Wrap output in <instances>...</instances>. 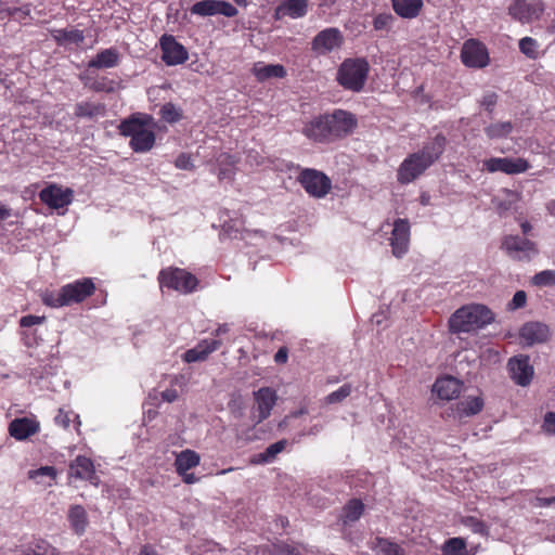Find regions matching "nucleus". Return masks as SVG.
<instances>
[{"instance_id": "obj_8", "label": "nucleus", "mask_w": 555, "mask_h": 555, "mask_svg": "<svg viewBox=\"0 0 555 555\" xmlns=\"http://www.w3.org/2000/svg\"><path fill=\"white\" fill-rule=\"evenodd\" d=\"M42 204L51 209H61L72 204L74 199V191L70 188H63L56 183H50L43 188L39 194Z\"/></svg>"}, {"instance_id": "obj_38", "label": "nucleus", "mask_w": 555, "mask_h": 555, "mask_svg": "<svg viewBox=\"0 0 555 555\" xmlns=\"http://www.w3.org/2000/svg\"><path fill=\"white\" fill-rule=\"evenodd\" d=\"M254 74L258 80L263 81L269 78H284L286 76V69L281 64H256L254 67Z\"/></svg>"}, {"instance_id": "obj_63", "label": "nucleus", "mask_w": 555, "mask_h": 555, "mask_svg": "<svg viewBox=\"0 0 555 555\" xmlns=\"http://www.w3.org/2000/svg\"><path fill=\"white\" fill-rule=\"evenodd\" d=\"M228 332H229V326H228V324H220V325L216 328V331L214 332V335H215V336H220V335H223V334H225V333H228Z\"/></svg>"}, {"instance_id": "obj_14", "label": "nucleus", "mask_w": 555, "mask_h": 555, "mask_svg": "<svg viewBox=\"0 0 555 555\" xmlns=\"http://www.w3.org/2000/svg\"><path fill=\"white\" fill-rule=\"evenodd\" d=\"M509 377L516 385L528 386L534 374L533 366L530 364V358L527 354H518L511 358L507 362Z\"/></svg>"}, {"instance_id": "obj_6", "label": "nucleus", "mask_w": 555, "mask_h": 555, "mask_svg": "<svg viewBox=\"0 0 555 555\" xmlns=\"http://www.w3.org/2000/svg\"><path fill=\"white\" fill-rule=\"evenodd\" d=\"M326 120L327 141L333 142L351 133L358 125L356 116L344 109H334L331 114H324Z\"/></svg>"}, {"instance_id": "obj_33", "label": "nucleus", "mask_w": 555, "mask_h": 555, "mask_svg": "<svg viewBox=\"0 0 555 555\" xmlns=\"http://www.w3.org/2000/svg\"><path fill=\"white\" fill-rule=\"evenodd\" d=\"M106 113L105 104L101 102L81 101L75 104L74 116L76 118H95L104 116Z\"/></svg>"}, {"instance_id": "obj_28", "label": "nucleus", "mask_w": 555, "mask_h": 555, "mask_svg": "<svg viewBox=\"0 0 555 555\" xmlns=\"http://www.w3.org/2000/svg\"><path fill=\"white\" fill-rule=\"evenodd\" d=\"M120 63V53L116 48H107L99 51L89 62L88 69L113 68Z\"/></svg>"}, {"instance_id": "obj_21", "label": "nucleus", "mask_w": 555, "mask_h": 555, "mask_svg": "<svg viewBox=\"0 0 555 555\" xmlns=\"http://www.w3.org/2000/svg\"><path fill=\"white\" fill-rule=\"evenodd\" d=\"M254 398L256 401L257 423H261L270 416L278 399L276 392L269 387H262L254 392Z\"/></svg>"}, {"instance_id": "obj_10", "label": "nucleus", "mask_w": 555, "mask_h": 555, "mask_svg": "<svg viewBox=\"0 0 555 555\" xmlns=\"http://www.w3.org/2000/svg\"><path fill=\"white\" fill-rule=\"evenodd\" d=\"M483 170L488 172H503L506 175H518L527 171L530 168V164L527 159L509 158V157H491L483 160Z\"/></svg>"}, {"instance_id": "obj_31", "label": "nucleus", "mask_w": 555, "mask_h": 555, "mask_svg": "<svg viewBox=\"0 0 555 555\" xmlns=\"http://www.w3.org/2000/svg\"><path fill=\"white\" fill-rule=\"evenodd\" d=\"M51 36L60 47L80 46L85 41V34L79 29H52Z\"/></svg>"}, {"instance_id": "obj_4", "label": "nucleus", "mask_w": 555, "mask_h": 555, "mask_svg": "<svg viewBox=\"0 0 555 555\" xmlns=\"http://www.w3.org/2000/svg\"><path fill=\"white\" fill-rule=\"evenodd\" d=\"M370 72V64L363 57L346 59L339 65L336 80L345 90H363Z\"/></svg>"}, {"instance_id": "obj_7", "label": "nucleus", "mask_w": 555, "mask_h": 555, "mask_svg": "<svg viewBox=\"0 0 555 555\" xmlns=\"http://www.w3.org/2000/svg\"><path fill=\"white\" fill-rule=\"evenodd\" d=\"M297 181L310 196L315 198L325 197L332 189L331 179L324 172L313 168L300 169Z\"/></svg>"}, {"instance_id": "obj_41", "label": "nucleus", "mask_w": 555, "mask_h": 555, "mask_svg": "<svg viewBox=\"0 0 555 555\" xmlns=\"http://www.w3.org/2000/svg\"><path fill=\"white\" fill-rule=\"evenodd\" d=\"M442 555H468L465 539L450 538L441 546Z\"/></svg>"}, {"instance_id": "obj_18", "label": "nucleus", "mask_w": 555, "mask_h": 555, "mask_svg": "<svg viewBox=\"0 0 555 555\" xmlns=\"http://www.w3.org/2000/svg\"><path fill=\"white\" fill-rule=\"evenodd\" d=\"M411 227L408 219H396L390 237L392 255L401 258L409 250Z\"/></svg>"}, {"instance_id": "obj_58", "label": "nucleus", "mask_w": 555, "mask_h": 555, "mask_svg": "<svg viewBox=\"0 0 555 555\" xmlns=\"http://www.w3.org/2000/svg\"><path fill=\"white\" fill-rule=\"evenodd\" d=\"M288 360V349L286 347H281L276 353L274 354V361L278 364H285Z\"/></svg>"}, {"instance_id": "obj_34", "label": "nucleus", "mask_w": 555, "mask_h": 555, "mask_svg": "<svg viewBox=\"0 0 555 555\" xmlns=\"http://www.w3.org/2000/svg\"><path fill=\"white\" fill-rule=\"evenodd\" d=\"M67 518L73 531L78 535H82L89 524L86 508L79 504L72 505L68 509Z\"/></svg>"}, {"instance_id": "obj_36", "label": "nucleus", "mask_w": 555, "mask_h": 555, "mask_svg": "<svg viewBox=\"0 0 555 555\" xmlns=\"http://www.w3.org/2000/svg\"><path fill=\"white\" fill-rule=\"evenodd\" d=\"M372 550L377 555H405V551L398 543L380 537L374 539Z\"/></svg>"}, {"instance_id": "obj_9", "label": "nucleus", "mask_w": 555, "mask_h": 555, "mask_svg": "<svg viewBox=\"0 0 555 555\" xmlns=\"http://www.w3.org/2000/svg\"><path fill=\"white\" fill-rule=\"evenodd\" d=\"M344 43V36L336 27H328L315 35L311 42V50L318 55H325L339 49Z\"/></svg>"}, {"instance_id": "obj_1", "label": "nucleus", "mask_w": 555, "mask_h": 555, "mask_svg": "<svg viewBox=\"0 0 555 555\" xmlns=\"http://www.w3.org/2000/svg\"><path fill=\"white\" fill-rule=\"evenodd\" d=\"M154 118L149 114L134 113L122 119L118 126L119 134L130 138L129 146L135 153L150 152L156 141Z\"/></svg>"}, {"instance_id": "obj_50", "label": "nucleus", "mask_w": 555, "mask_h": 555, "mask_svg": "<svg viewBox=\"0 0 555 555\" xmlns=\"http://www.w3.org/2000/svg\"><path fill=\"white\" fill-rule=\"evenodd\" d=\"M395 23V17L391 13H379L373 20V27L375 30H390Z\"/></svg>"}, {"instance_id": "obj_44", "label": "nucleus", "mask_w": 555, "mask_h": 555, "mask_svg": "<svg viewBox=\"0 0 555 555\" xmlns=\"http://www.w3.org/2000/svg\"><path fill=\"white\" fill-rule=\"evenodd\" d=\"M287 444L285 439L279 440L270 444L262 453L258 455L256 463H269L272 462L275 456L281 453Z\"/></svg>"}, {"instance_id": "obj_16", "label": "nucleus", "mask_w": 555, "mask_h": 555, "mask_svg": "<svg viewBox=\"0 0 555 555\" xmlns=\"http://www.w3.org/2000/svg\"><path fill=\"white\" fill-rule=\"evenodd\" d=\"M461 60L468 67L482 68L489 64V54L483 43L469 39L462 48Z\"/></svg>"}, {"instance_id": "obj_32", "label": "nucleus", "mask_w": 555, "mask_h": 555, "mask_svg": "<svg viewBox=\"0 0 555 555\" xmlns=\"http://www.w3.org/2000/svg\"><path fill=\"white\" fill-rule=\"evenodd\" d=\"M485 401L481 396L467 397L455 405V415L459 418L474 416L482 411Z\"/></svg>"}, {"instance_id": "obj_26", "label": "nucleus", "mask_w": 555, "mask_h": 555, "mask_svg": "<svg viewBox=\"0 0 555 555\" xmlns=\"http://www.w3.org/2000/svg\"><path fill=\"white\" fill-rule=\"evenodd\" d=\"M222 345L220 339H203L194 348L186 350L183 360L186 363L205 361L209 354L217 351Z\"/></svg>"}, {"instance_id": "obj_3", "label": "nucleus", "mask_w": 555, "mask_h": 555, "mask_svg": "<svg viewBox=\"0 0 555 555\" xmlns=\"http://www.w3.org/2000/svg\"><path fill=\"white\" fill-rule=\"evenodd\" d=\"M494 321V313L485 305L469 304L455 310L449 319L453 334L470 333L483 328Z\"/></svg>"}, {"instance_id": "obj_42", "label": "nucleus", "mask_w": 555, "mask_h": 555, "mask_svg": "<svg viewBox=\"0 0 555 555\" xmlns=\"http://www.w3.org/2000/svg\"><path fill=\"white\" fill-rule=\"evenodd\" d=\"M512 130L513 124L511 121H498L487 126L485 133L489 139L494 140L508 137Z\"/></svg>"}, {"instance_id": "obj_39", "label": "nucleus", "mask_w": 555, "mask_h": 555, "mask_svg": "<svg viewBox=\"0 0 555 555\" xmlns=\"http://www.w3.org/2000/svg\"><path fill=\"white\" fill-rule=\"evenodd\" d=\"M364 512V504L359 499H351L344 506L341 519L345 525L360 519Z\"/></svg>"}, {"instance_id": "obj_23", "label": "nucleus", "mask_w": 555, "mask_h": 555, "mask_svg": "<svg viewBox=\"0 0 555 555\" xmlns=\"http://www.w3.org/2000/svg\"><path fill=\"white\" fill-rule=\"evenodd\" d=\"M40 430L38 421L29 417L14 418L9 425V434L18 441L28 439Z\"/></svg>"}, {"instance_id": "obj_55", "label": "nucleus", "mask_w": 555, "mask_h": 555, "mask_svg": "<svg viewBox=\"0 0 555 555\" xmlns=\"http://www.w3.org/2000/svg\"><path fill=\"white\" fill-rule=\"evenodd\" d=\"M46 321V317H38L33 314H27L21 318L20 325L22 327H30L34 325L42 324Z\"/></svg>"}, {"instance_id": "obj_29", "label": "nucleus", "mask_w": 555, "mask_h": 555, "mask_svg": "<svg viewBox=\"0 0 555 555\" xmlns=\"http://www.w3.org/2000/svg\"><path fill=\"white\" fill-rule=\"evenodd\" d=\"M393 12L405 20L416 18L423 8V0H390Z\"/></svg>"}, {"instance_id": "obj_2", "label": "nucleus", "mask_w": 555, "mask_h": 555, "mask_svg": "<svg viewBox=\"0 0 555 555\" xmlns=\"http://www.w3.org/2000/svg\"><path fill=\"white\" fill-rule=\"evenodd\" d=\"M95 291L96 286L93 280L91 278H82L67 283L59 289H46L40 294V297L44 306L62 308L81 304L94 295Z\"/></svg>"}, {"instance_id": "obj_43", "label": "nucleus", "mask_w": 555, "mask_h": 555, "mask_svg": "<svg viewBox=\"0 0 555 555\" xmlns=\"http://www.w3.org/2000/svg\"><path fill=\"white\" fill-rule=\"evenodd\" d=\"M54 422L57 426L64 429H68L72 422L75 423L77 429L81 424L78 414H76L74 411L65 410L63 408L59 409L57 414L54 417Z\"/></svg>"}, {"instance_id": "obj_53", "label": "nucleus", "mask_w": 555, "mask_h": 555, "mask_svg": "<svg viewBox=\"0 0 555 555\" xmlns=\"http://www.w3.org/2000/svg\"><path fill=\"white\" fill-rule=\"evenodd\" d=\"M21 555H59V553L50 545H37V550L29 548Z\"/></svg>"}, {"instance_id": "obj_24", "label": "nucleus", "mask_w": 555, "mask_h": 555, "mask_svg": "<svg viewBox=\"0 0 555 555\" xmlns=\"http://www.w3.org/2000/svg\"><path fill=\"white\" fill-rule=\"evenodd\" d=\"M447 138L442 133L436 134L433 139L425 142L423 147L416 152L430 167L443 154L447 146Z\"/></svg>"}, {"instance_id": "obj_25", "label": "nucleus", "mask_w": 555, "mask_h": 555, "mask_svg": "<svg viewBox=\"0 0 555 555\" xmlns=\"http://www.w3.org/2000/svg\"><path fill=\"white\" fill-rule=\"evenodd\" d=\"M308 13V0H282L274 9V18H301Z\"/></svg>"}, {"instance_id": "obj_64", "label": "nucleus", "mask_w": 555, "mask_h": 555, "mask_svg": "<svg viewBox=\"0 0 555 555\" xmlns=\"http://www.w3.org/2000/svg\"><path fill=\"white\" fill-rule=\"evenodd\" d=\"M546 209L548 211L550 215L552 216H555V201H550L547 204H546Z\"/></svg>"}, {"instance_id": "obj_20", "label": "nucleus", "mask_w": 555, "mask_h": 555, "mask_svg": "<svg viewBox=\"0 0 555 555\" xmlns=\"http://www.w3.org/2000/svg\"><path fill=\"white\" fill-rule=\"evenodd\" d=\"M519 337L527 346L544 344L551 337V330L545 323L530 321L520 327Z\"/></svg>"}, {"instance_id": "obj_62", "label": "nucleus", "mask_w": 555, "mask_h": 555, "mask_svg": "<svg viewBox=\"0 0 555 555\" xmlns=\"http://www.w3.org/2000/svg\"><path fill=\"white\" fill-rule=\"evenodd\" d=\"M139 555H158V553L153 546L145 544L142 546Z\"/></svg>"}, {"instance_id": "obj_22", "label": "nucleus", "mask_w": 555, "mask_h": 555, "mask_svg": "<svg viewBox=\"0 0 555 555\" xmlns=\"http://www.w3.org/2000/svg\"><path fill=\"white\" fill-rule=\"evenodd\" d=\"M463 383L452 376H443L436 379L433 391L441 400L456 399L462 391Z\"/></svg>"}, {"instance_id": "obj_13", "label": "nucleus", "mask_w": 555, "mask_h": 555, "mask_svg": "<svg viewBox=\"0 0 555 555\" xmlns=\"http://www.w3.org/2000/svg\"><path fill=\"white\" fill-rule=\"evenodd\" d=\"M190 11L192 14L203 17L218 14L234 17L238 13L237 9L225 0H201L195 2Z\"/></svg>"}, {"instance_id": "obj_48", "label": "nucleus", "mask_w": 555, "mask_h": 555, "mask_svg": "<svg viewBox=\"0 0 555 555\" xmlns=\"http://www.w3.org/2000/svg\"><path fill=\"white\" fill-rule=\"evenodd\" d=\"M351 390L352 388L350 384H344L337 390L327 395L325 401L328 404L339 403L350 396Z\"/></svg>"}, {"instance_id": "obj_40", "label": "nucleus", "mask_w": 555, "mask_h": 555, "mask_svg": "<svg viewBox=\"0 0 555 555\" xmlns=\"http://www.w3.org/2000/svg\"><path fill=\"white\" fill-rule=\"evenodd\" d=\"M256 553L262 552V555H301V551L298 546L281 542L273 544L271 550L269 546L257 547L254 546Z\"/></svg>"}, {"instance_id": "obj_51", "label": "nucleus", "mask_w": 555, "mask_h": 555, "mask_svg": "<svg viewBox=\"0 0 555 555\" xmlns=\"http://www.w3.org/2000/svg\"><path fill=\"white\" fill-rule=\"evenodd\" d=\"M39 476H48L52 480H55L57 476V470L53 466H41L37 469H31L28 472L29 479H36Z\"/></svg>"}, {"instance_id": "obj_52", "label": "nucleus", "mask_w": 555, "mask_h": 555, "mask_svg": "<svg viewBox=\"0 0 555 555\" xmlns=\"http://www.w3.org/2000/svg\"><path fill=\"white\" fill-rule=\"evenodd\" d=\"M527 304V294L525 291H517L512 300L507 304L508 310H517L524 308Z\"/></svg>"}, {"instance_id": "obj_59", "label": "nucleus", "mask_w": 555, "mask_h": 555, "mask_svg": "<svg viewBox=\"0 0 555 555\" xmlns=\"http://www.w3.org/2000/svg\"><path fill=\"white\" fill-rule=\"evenodd\" d=\"M164 401L173 402L178 399V391L176 389H166L162 392Z\"/></svg>"}, {"instance_id": "obj_27", "label": "nucleus", "mask_w": 555, "mask_h": 555, "mask_svg": "<svg viewBox=\"0 0 555 555\" xmlns=\"http://www.w3.org/2000/svg\"><path fill=\"white\" fill-rule=\"evenodd\" d=\"M301 133L309 140L317 143H328L326 134V120L324 114L315 116L306 121L302 126Z\"/></svg>"}, {"instance_id": "obj_61", "label": "nucleus", "mask_w": 555, "mask_h": 555, "mask_svg": "<svg viewBox=\"0 0 555 555\" xmlns=\"http://www.w3.org/2000/svg\"><path fill=\"white\" fill-rule=\"evenodd\" d=\"M11 208H9L5 204L0 203V221L7 220L11 217Z\"/></svg>"}, {"instance_id": "obj_30", "label": "nucleus", "mask_w": 555, "mask_h": 555, "mask_svg": "<svg viewBox=\"0 0 555 555\" xmlns=\"http://www.w3.org/2000/svg\"><path fill=\"white\" fill-rule=\"evenodd\" d=\"M238 162L240 157L236 155H232L227 152L220 153L216 157V163L218 166V179L232 181L236 173V165Z\"/></svg>"}, {"instance_id": "obj_15", "label": "nucleus", "mask_w": 555, "mask_h": 555, "mask_svg": "<svg viewBox=\"0 0 555 555\" xmlns=\"http://www.w3.org/2000/svg\"><path fill=\"white\" fill-rule=\"evenodd\" d=\"M429 166L415 152L410 154L399 166L397 180L400 184H409L422 176Z\"/></svg>"}, {"instance_id": "obj_45", "label": "nucleus", "mask_w": 555, "mask_h": 555, "mask_svg": "<svg viewBox=\"0 0 555 555\" xmlns=\"http://www.w3.org/2000/svg\"><path fill=\"white\" fill-rule=\"evenodd\" d=\"M159 115L163 120L169 124L179 121L182 118V112L172 103L164 104L159 109Z\"/></svg>"}, {"instance_id": "obj_5", "label": "nucleus", "mask_w": 555, "mask_h": 555, "mask_svg": "<svg viewBox=\"0 0 555 555\" xmlns=\"http://www.w3.org/2000/svg\"><path fill=\"white\" fill-rule=\"evenodd\" d=\"M157 280L160 287H167L181 294L195 292L199 284L198 279L193 273L177 267L162 269Z\"/></svg>"}, {"instance_id": "obj_57", "label": "nucleus", "mask_w": 555, "mask_h": 555, "mask_svg": "<svg viewBox=\"0 0 555 555\" xmlns=\"http://www.w3.org/2000/svg\"><path fill=\"white\" fill-rule=\"evenodd\" d=\"M543 428L547 433L555 434V412H547L545 414Z\"/></svg>"}, {"instance_id": "obj_54", "label": "nucleus", "mask_w": 555, "mask_h": 555, "mask_svg": "<svg viewBox=\"0 0 555 555\" xmlns=\"http://www.w3.org/2000/svg\"><path fill=\"white\" fill-rule=\"evenodd\" d=\"M498 103V94L495 92H489L482 96L481 105L491 115Z\"/></svg>"}, {"instance_id": "obj_11", "label": "nucleus", "mask_w": 555, "mask_h": 555, "mask_svg": "<svg viewBox=\"0 0 555 555\" xmlns=\"http://www.w3.org/2000/svg\"><path fill=\"white\" fill-rule=\"evenodd\" d=\"M162 61L168 66L183 64L189 59V53L183 44L177 41L172 35H163L159 39Z\"/></svg>"}, {"instance_id": "obj_49", "label": "nucleus", "mask_w": 555, "mask_h": 555, "mask_svg": "<svg viewBox=\"0 0 555 555\" xmlns=\"http://www.w3.org/2000/svg\"><path fill=\"white\" fill-rule=\"evenodd\" d=\"M532 283L535 286H554L555 285V271L554 270H544L537 273L532 278Z\"/></svg>"}, {"instance_id": "obj_17", "label": "nucleus", "mask_w": 555, "mask_h": 555, "mask_svg": "<svg viewBox=\"0 0 555 555\" xmlns=\"http://www.w3.org/2000/svg\"><path fill=\"white\" fill-rule=\"evenodd\" d=\"M505 251L515 259H530L531 255L538 254L537 244L528 238L518 235H508L502 242Z\"/></svg>"}, {"instance_id": "obj_47", "label": "nucleus", "mask_w": 555, "mask_h": 555, "mask_svg": "<svg viewBox=\"0 0 555 555\" xmlns=\"http://www.w3.org/2000/svg\"><path fill=\"white\" fill-rule=\"evenodd\" d=\"M462 524L469 528L474 533H478L480 535L488 534L487 525L479 518L474 516H466L462 518Z\"/></svg>"}, {"instance_id": "obj_12", "label": "nucleus", "mask_w": 555, "mask_h": 555, "mask_svg": "<svg viewBox=\"0 0 555 555\" xmlns=\"http://www.w3.org/2000/svg\"><path fill=\"white\" fill-rule=\"evenodd\" d=\"M545 10L543 1L535 0L527 2L526 0H513L508 7V14L516 21L525 24L539 20Z\"/></svg>"}, {"instance_id": "obj_56", "label": "nucleus", "mask_w": 555, "mask_h": 555, "mask_svg": "<svg viewBox=\"0 0 555 555\" xmlns=\"http://www.w3.org/2000/svg\"><path fill=\"white\" fill-rule=\"evenodd\" d=\"M175 165H176L177 168L184 169V170H191V169L194 168V165L192 163L191 156L185 154V153H181L176 158Z\"/></svg>"}, {"instance_id": "obj_46", "label": "nucleus", "mask_w": 555, "mask_h": 555, "mask_svg": "<svg viewBox=\"0 0 555 555\" xmlns=\"http://www.w3.org/2000/svg\"><path fill=\"white\" fill-rule=\"evenodd\" d=\"M538 41L532 37H524L519 40V50L531 60L538 57Z\"/></svg>"}, {"instance_id": "obj_60", "label": "nucleus", "mask_w": 555, "mask_h": 555, "mask_svg": "<svg viewBox=\"0 0 555 555\" xmlns=\"http://www.w3.org/2000/svg\"><path fill=\"white\" fill-rule=\"evenodd\" d=\"M182 477V480L188 485H193L199 480L193 473L185 472L184 474H178Z\"/></svg>"}, {"instance_id": "obj_19", "label": "nucleus", "mask_w": 555, "mask_h": 555, "mask_svg": "<svg viewBox=\"0 0 555 555\" xmlns=\"http://www.w3.org/2000/svg\"><path fill=\"white\" fill-rule=\"evenodd\" d=\"M68 477L87 480L93 486H99L100 483V478L95 473L92 460L85 455H77L69 463Z\"/></svg>"}, {"instance_id": "obj_37", "label": "nucleus", "mask_w": 555, "mask_h": 555, "mask_svg": "<svg viewBox=\"0 0 555 555\" xmlns=\"http://www.w3.org/2000/svg\"><path fill=\"white\" fill-rule=\"evenodd\" d=\"M86 87L94 92L113 93L116 90L117 81L108 78L107 76L101 77H86L83 82Z\"/></svg>"}, {"instance_id": "obj_35", "label": "nucleus", "mask_w": 555, "mask_h": 555, "mask_svg": "<svg viewBox=\"0 0 555 555\" xmlns=\"http://www.w3.org/2000/svg\"><path fill=\"white\" fill-rule=\"evenodd\" d=\"M201 462L198 453L193 450L186 449L181 451L175 461L176 472L178 474H184L190 469L196 467Z\"/></svg>"}]
</instances>
